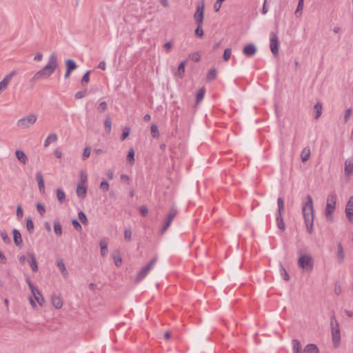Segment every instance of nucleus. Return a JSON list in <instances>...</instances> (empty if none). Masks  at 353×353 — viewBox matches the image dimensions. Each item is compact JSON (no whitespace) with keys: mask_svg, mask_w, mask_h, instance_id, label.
<instances>
[{"mask_svg":"<svg viewBox=\"0 0 353 353\" xmlns=\"http://www.w3.org/2000/svg\"><path fill=\"white\" fill-rule=\"evenodd\" d=\"M292 343L293 353H303L302 352V346L299 340L293 339Z\"/></svg>","mask_w":353,"mask_h":353,"instance_id":"24","label":"nucleus"},{"mask_svg":"<svg viewBox=\"0 0 353 353\" xmlns=\"http://www.w3.org/2000/svg\"><path fill=\"white\" fill-rule=\"evenodd\" d=\"M195 34L199 37H201L203 36V30L202 28V25H197V28L195 30Z\"/></svg>","mask_w":353,"mask_h":353,"instance_id":"50","label":"nucleus"},{"mask_svg":"<svg viewBox=\"0 0 353 353\" xmlns=\"http://www.w3.org/2000/svg\"><path fill=\"white\" fill-rule=\"evenodd\" d=\"M172 44L171 42L168 41V42H166L164 45H163V48L164 49L167 51V52H169L170 50L172 48Z\"/></svg>","mask_w":353,"mask_h":353,"instance_id":"64","label":"nucleus"},{"mask_svg":"<svg viewBox=\"0 0 353 353\" xmlns=\"http://www.w3.org/2000/svg\"><path fill=\"white\" fill-rule=\"evenodd\" d=\"M12 234L14 244L21 248L23 245V240L20 232L17 229H13Z\"/></svg>","mask_w":353,"mask_h":353,"instance_id":"15","label":"nucleus"},{"mask_svg":"<svg viewBox=\"0 0 353 353\" xmlns=\"http://www.w3.org/2000/svg\"><path fill=\"white\" fill-rule=\"evenodd\" d=\"M330 327L333 344L335 347H337L340 343L341 334L339 325L334 316L331 317Z\"/></svg>","mask_w":353,"mask_h":353,"instance_id":"4","label":"nucleus"},{"mask_svg":"<svg viewBox=\"0 0 353 353\" xmlns=\"http://www.w3.org/2000/svg\"><path fill=\"white\" fill-rule=\"evenodd\" d=\"M298 264L304 270L311 272L314 267V260L310 254H300Z\"/></svg>","mask_w":353,"mask_h":353,"instance_id":"6","label":"nucleus"},{"mask_svg":"<svg viewBox=\"0 0 353 353\" xmlns=\"http://www.w3.org/2000/svg\"><path fill=\"white\" fill-rule=\"evenodd\" d=\"M57 267L59 268L60 272H61L64 278H67L68 276V272L66 270V268H65V263H64L63 259L57 260Z\"/></svg>","mask_w":353,"mask_h":353,"instance_id":"19","label":"nucleus"},{"mask_svg":"<svg viewBox=\"0 0 353 353\" xmlns=\"http://www.w3.org/2000/svg\"><path fill=\"white\" fill-rule=\"evenodd\" d=\"M256 47L253 43L246 45L243 49V53L248 57H251L254 55L256 52Z\"/></svg>","mask_w":353,"mask_h":353,"instance_id":"14","label":"nucleus"},{"mask_svg":"<svg viewBox=\"0 0 353 353\" xmlns=\"http://www.w3.org/2000/svg\"><path fill=\"white\" fill-rule=\"evenodd\" d=\"M187 61H183L178 66L177 71L175 75L179 78H182L185 73V67L186 65Z\"/></svg>","mask_w":353,"mask_h":353,"instance_id":"23","label":"nucleus"},{"mask_svg":"<svg viewBox=\"0 0 353 353\" xmlns=\"http://www.w3.org/2000/svg\"><path fill=\"white\" fill-rule=\"evenodd\" d=\"M276 220L277 227L282 231H284L285 230V224L282 217V214H277Z\"/></svg>","mask_w":353,"mask_h":353,"instance_id":"30","label":"nucleus"},{"mask_svg":"<svg viewBox=\"0 0 353 353\" xmlns=\"http://www.w3.org/2000/svg\"><path fill=\"white\" fill-rule=\"evenodd\" d=\"M232 54V49L231 48H227L225 50L223 55V58L225 61H228L230 59Z\"/></svg>","mask_w":353,"mask_h":353,"instance_id":"44","label":"nucleus"},{"mask_svg":"<svg viewBox=\"0 0 353 353\" xmlns=\"http://www.w3.org/2000/svg\"><path fill=\"white\" fill-rule=\"evenodd\" d=\"M176 214H177V209H176V206L172 205L170 208L169 212L165 218V221L163 227L161 232V233L162 234H164L167 231V230L169 228V227L171 225L172 221L175 218Z\"/></svg>","mask_w":353,"mask_h":353,"instance_id":"8","label":"nucleus"},{"mask_svg":"<svg viewBox=\"0 0 353 353\" xmlns=\"http://www.w3.org/2000/svg\"><path fill=\"white\" fill-rule=\"evenodd\" d=\"M26 227L30 234L34 232V224L30 217L27 218Z\"/></svg>","mask_w":353,"mask_h":353,"instance_id":"35","label":"nucleus"},{"mask_svg":"<svg viewBox=\"0 0 353 353\" xmlns=\"http://www.w3.org/2000/svg\"><path fill=\"white\" fill-rule=\"evenodd\" d=\"M1 236L5 243L10 244L11 243V240L6 231L1 232Z\"/></svg>","mask_w":353,"mask_h":353,"instance_id":"45","label":"nucleus"},{"mask_svg":"<svg viewBox=\"0 0 353 353\" xmlns=\"http://www.w3.org/2000/svg\"><path fill=\"white\" fill-rule=\"evenodd\" d=\"M130 132V128H125L123 130V133H122V135H121V141L125 140L129 136Z\"/></svg>","mask_w":353,"mask_h":353,"instance_id":"56","label":"nucleus"},{"mask_svg":"<svg viewBox=\"0 0 353 353\" xmlns=\"http://www.w3.org/2000/svg\"><path fill=\"white\" fill-rule=\"evenodd\" d=\"M58 66L57 57L54 52L50 54L47 64L40 70L37 72L31 81L36 82L42 78H47L52 74Z\"/></svg>","mask_w":353,"mask_h":353,"instance_id":"1","label":"nucleus"},{"mask_svg":"<svg viewBox=\"0 0 353 353\" xmlns=\"http://www.w3.org/2000/svg\"><path fill=\"white\" fill-rule=\"evenodd\" d=\"M53 225H54V231L55 232V234L60 236L62 235V226L61 225V223L57 221H54L53 222Z\"/></svg>","mask_w":353,"mask_h":353,"instance_id":"33","label":"nucleus"},{"mask_svg":"<svg viewBox=\"0 0 353 353\" xmlns=\"http://www.w3.org/2000/svg\"><path fill=\"white\" fill-rule=\"evenodd\" d=\"M189 57L192 61H194L195 62H198L200 60L201 54L199 52H196L190 54Z\"/></svg>","mask_w":353,"mask_h":353,"instance_id":"49","label":"nucleus"},{"mask_svg":"<svg viewBox=\"0 0 353 353\" xmlns=\"http://www.w3.org/2000/svg\"><path fill=\"white\" fill-rule=\"evenodd\" d=\"M90 71H87L84 75L83 76L82 79H81V84L82 85H84V84H87L88 82H89V80H90Z\"/></svg>","mask_w":353,"mask_h":353,"instance_id":"47","label":"nucleus"},{"mask_svg":"<svg viewBox=\"0 0 353 353\" xmlns=\"http://www.w3.org/2000/svg\"><path fill=\"white\" fill-rule=\"evenodd\" d=\"M15 154H16V157H17V159L20 162H21L23 164L26 163L28 157L23 151L18 150L16 151Z\"/></svg>","mask_w":353,"mask_h":353,"instance_id":"26","label":"nucleus"},{"mask_svg":"<svg viewBox=\"0 0 353 353\" xmlns=\"http://www.w3.org/2000/svg\"><path fill=\"white\" fill-rule=\"evenodd\" d=\"M139 211L141 212V214L145 216L147 215L148 212V208L145 205H142L139 208Z\"/></svg>","mask_w":353,"mask_h":353,"instance_id":"60","label":"nucleus"},{"mask_svg":"<svg viewBox=\"0 0 353 353\" xmlns=\"http://www.w3.org/2000/svg\"><path fill=\"white\" fill-rule=\"evenodd\" d=\"M127 161L130 164L132 165L134 162V150L131 148L129 150L127 157H126Z\"/></svg>","mask_w":353,"mask_h":353,"instance_id":"34","label":"nucleus"},{"mask_svg":"<svg viewBox=\"0 0 353 353\" xmlns=\"http://www.w3.org/2000/svg\"><path fill=\"white\" fill-rule=\"evenodd\" d=\"M36 180L37 181L39 190L40 192L43 194L45 192V185H44L43 176L40 172H37Z\"/></svg>","mask_w":353,"mask_h":353,"instance_id":"17","label":"nucleus"},{"mask_svg":"<svg viewBox=\"0 0 353 353\" xmlns=\"http://www.w3.org/2000/svg\"><path fill=\"white\" fill-rule=\"evenodd\" d=\"M225 0H216L214 5V9L216 12H218L221 8V3Z\"/></svg>","mask_w":353,"mask_h":353,"instance_id":"61","label":"nucleus"},{"mask_svg":"<svg viewBox=\"0 0 353 353\" xmlns=\"http://www.w3.org/2000/svg\"><path fill=\"white\" fill-rule=\"evenodd\" d=\"M205 0H201L197 3L196 10L194 14V19L197 25H203L204 19Z\"/></svg>","mask_w":353,"mask_h":353,"instance_id":"7","label":"nucleus"},{"mask_svg":"<svg viewBox=\"0 0 353 353\" xmlns=\"http://www.w3.org/2000/svg\"><path fill=\"white\" fill-rule=\"evenodd\" d=\"M77 65L74 60L72 59H67L65 61V68L66 70L70 71H73L77 68Z\"/></svg>","mask_w":353,"mask_h":353,"instance_id":"31","label":"nucleus"},{"mask_svg":"<svg viewBox=\"0 0 353 353\" xmlns=\"http://www.w3.org/2000/svg\"><path fill=\"white\" fill-rule=\"evenodd\" d=\"M51 302L53 306L57 309H60L63 306L61 299L55 294L52 296Z\"/></svg>","mask_w":353,"mask_h":353,"instance_id":"22","label":"nucleus"},{"mask_svg":"<svg viewBox=\"0 0 353 353\" xmlns=\"http://www.w3.org/2000/svg\"><path fill=\"white\" fill-rule=\"evenodd\" d=\"M37 120V115L34 114H30L19 119L17 122V125L21 130H27L31 125L34 124Z\"/></svg>","mask_w":353,"mask_h":353,"instance_id":"5","label":"nucleus"},{"mask_svg":"<svg viewBox=\"0 0 353 353\" xmlns=\"http://www.w3.org/2000/svg\"><path fill=\"white\" fill-rule=\"evenodd\" d=\"M77 194L79 198L84 199L87 193V188L85 185L79 183L77 185Z\"/></svg>","mask_w":353,"mask_h":353,"instance_id":"16","label":"nucleus"},{"mask_svg":"<svg viewBox=\"0 0 353 353\" xmlns=\"http://www.w3.org/2000/svg\"><path fill=\"white\" fill-rule=\"evenodd\" d=\"M57 199L58 200L62 203L65 201V194L64 193V192L61 190V189H57Z\"/></svg>","mask_w":353,"mask_h":353,"instance_id":"41","label":"nucleus"},{"mask_svg":"<svg viewBox=\"0 0 353 353\" xmlns=\"http://www.w3.org/2000/svg\"><path fill=\"white\" fill-rule=\"evenodd\" d=\"M205 92V90L204 88H201L199 90V92L196 94V103H199L203 99Z\"/></svg>","mask_w":353,"mask_h":353,"instance_id":"40","label":"nucleus"},{"mask_svg":"<svg viewBox=\"0 0 353 353\" xmlns=\"http://www.w3.org/2000/svg\"><path fill=\"white\" fill-rule=\"evenodd\" d=\"M104 126L107 132H110L112 129V121L110 117H107L104 121Z\"/></svg>","mask_w":353,"mask_h":353,"instance_id":"38","label":"nucleus"},{"mask_svg":"<svg viewBox=\"0 0 353 353\" xmlns=\"http://www.w3.org/2000/svg\"><path fill=\"white\" fill-rule=\"evenodd\" d=\"M334 293L336 295L339 296L341 294L342 288L339 283H336L334 284Z\"/></svg>","mask_w":353,"mask_h":353,"instance_id":"55","label":"nucleus"},{"mask_svg":"<svg viewBox=\"0 0 353 353\" xmlns=\"http://www.w3.org/2000/svg\"><path fill=\"white\" fill-rule=\"evenodd\" d=\"M277 203H278V213L277 214H282L284 212V201L281 197H279L277 199Z\"/></svg>","mask_w":353,"mask_h":353,"instance_id":"36","label":"nucleus"},{"mask_svg":"<svg viewBox=\"0 0 353 353\" xmlns=\"http://www.w3.org/2000/svg\"><path fill=\"white\" fill-rule=\"evenodd\" d=\"M151 134L154 138H157L159 136V129L157 125L153 124L151 126Z\"/></svg>","mask_w":353,"mask_h":353,"instance_id":"42","label":"nucleus"},{"mask_svg":"<svg viewBox=\"0 0 353 353\" xmlns=\"http://www.w3.org/2000/svg\"><path fill=\"white\" fill-rule=\"evenodd\" d=\"M217 72L215 69L210 70L207 74V81H211L216 77Z\"/></svg>","mask_w":353,"mask_h":353,"instance_id":"39","label":"nucleus"},{"mask_svg":"<svg viewBox=\"0 0 353 353\" xmlns=\"http://www.w3.org/2000/svg\"><path fill=\"white\" fill-rule=\"evenodd\" d=\"M37 211L39 212V213L41 215V216H43V214H45L46 212V210H45V207L43 204L41 203H38L37 204Z\"/></svg>","mask_w":353,"mask_h":353,"instance_id":"54","label":"nucleus"},{"mask_svg":"<svg viewBox=\"0 0 353 353\" xmlns=\"http://www.w3.org/2000/svg\"><path fill=\"white\" fill-rule=\"evenodd\" d=\"M322 108H323L322 104L320 102H317L316 103V105L314 106V110L316 113L314 118L316 119H318L321 117V115L322 114Z\"/></svg>","mask_w":353,"mask_h":353,"instance_id":"32","label":"nucleus"},{"mask_svg":"<svg viewBox=\"0 0 353 353\" xmlns=\"http://www.w3.org/2000/svg\"><path fill=\"white\" fill-rule=\"evenodd\" d=\"M114 261L117 266H119L121 263V258L119 254L114 256Z\"/></svg>","mask_w":353,"mask_h":353,"instance_id":"62","label":"nucleus"},{"mask_svg":"<svg viewBox=\"0 0 353 353\" xmlns=\"http://www.w3.org/2000/svg\"><path fill=\"white\" fill-rule=\"evenodd\" d=\"M307 202H305L302 208L303 215L307 232L312 234L314 225V207L313 201L310 195L307 196Z\"/></svg>","mask_w":353,"mask_h":353,"instance_id":"2","label":"nucleus"},{"mask_svg":"<svg viewBox=\"0 0 353 353\" xmlns=\"http://www.w3.org/2000/svg\"><path fill=\"white\" fill-rule=\"evenodd\" d=\"M336 199L337 196L334 192L329 193L327 196L325 216L327 219L331 221L334 219L333 212L336 209Z\"/></svg>","mask_w":353,"mask_h":353,"instance_id":"3","label":"nucleus"},{"mask_svg":"<svg viewBox=\"0 0 353 353\" xmlns=\"http://www.w3.org/2000/svg\"><path fill=\"white\" fill-rule=\"evenodd\" d=\"M28 256V262L31 269L32 270L33 272H37L38 270V265L34 254L29 253Z\"/></svg>","mask_w":353,"mask_h":353,"instance_id":"20","label":"nucleus"},{"mask_svg":"<svg viewBox=\"0 0 353 353\" xmlns=\"http://www.w3.org/2000/svg\"><path fill=\"white\" fill-rule=\"evenodd\" d=\"M352 108H348L345 111V115H344V122L345 123H347L350 119V117L352 116Z\"/></svg>","mask_w":353,"mask_h":353,"instance_id":"51","label":"nucleus"},{"mask_svg":"<svg viewBox=\"0 0 353 353\" xmlns=\"http://www.w3.org/2000/svg\"><path fill=\"white\" fill-rule=\"evenodd\" d=\"M101 254L102 256H106L108 254V241L103 239L100 241Z\"/></svg>","mask_w":353,"mask_h":353,"instance_id":"28","label":"nucleus"},{"mask_svg":"<svg viewBox=\"0 0 353 353\" xmlns=\"http://www.w3.org/2000/svg\"><path fill=\"white\" fill-rule=\"evenodd\" d=\"M100 188L103 191V192H107L109 190V188H110V185L109 183L105 181H103L101 184H100Z\"/></svg>","mask_w":353,"mask_h":353,"instance_id":"52","label":"nucleus"},{"mask_svg":"<svg viewBox=\"0 0 353 353\" xmlns=\"http://www.w3.org/2000/svg\"><path fill=\"white\" fill-rule=\"evenodd\" d=\"M345 174L347 176L350 175L353 172V159H349L345 161Z\"/></svg>","mask_w":353,"mask_h":353,"instance_id":"18","label":"nucleus"},{"mask_svg":"<svg viewBox=\"0 0 353 353\" xmlns=\"http://www.w3.org/2000/svg\"><path fill=\"white\" fill-rule=\"evenodd\" d=\"M27 283L32 295L34 296V299L37 301L39 305L43 306L45 301L39 289L34 287L30 280L28 279Z\"/></svg>","mask_w":353,"mask_h":353,"instance_id":"12","label":"nucleus"},{"mask_svg":"<svg viewBox=\"0 0 353 353\" xmlns=\"http://www.w3.org/2000/svg\"><path fill=\"white\" fill-rule=\"evenodd\" d=\"M345 254L343 252V249L341 243L337 244V259L339 263H342L344 261Z\"/></svg>","mask_w":353,"mask_h":353,"instance_id":"27","label":"nucleus"},{"mask_svg":"<svg viewBox=\"0 0 353 353\" xmlns=\"http://www.w3.org/2000/svg\"><path fill=\"white\" fill-rule=\"evenodd\" d=\"M270 47L273 55L277 56L279 50V40L277 34L273 32L270 35Z\"/></svg>","mask_w":353,"mask_h":353,"instance_id":"10","label":"nucleus"},{"mask_svg":"<svg viewBox=\"0 0 353 353\" xmlns=\"http://www.w3.org/2000/svg\"><path fill=\"white\" fill-rule=\"evenodd\" d=\"M280 272H281V275L283 276L284 280L288 281L290 279V276L288 274L285 268L282 265H280Z\"/></svg>","mask_w":353,"mask_h":353,"instance_id":"43","label":"nucleus"},{"mask_svg":"<svg viewBox=\"0 0 353 353\" xmlns=\"http://www.w3.org/2000/svg\"><path fill=\"white\" fill-rule=\"evenodd\" d=\"M303 1H304V0L299 1L298 6H297L296 10L295 11V14L298 17H301V15L302 14V11L303 9Z\"/></svg>","mask_w":353,"mask_h":353,"instance_id":"37","label":"nucleus"},{"mask_svg":"<svg viewBox=\"0 0 353 353\" xmlns=\"http://www.w3.org/2000/svg\"><path fill=\"white\" fill-rule=\"evenodd\" d=\"M18 74L17 70H12L7 74L0 81V94H1L8 86L11 80Z\"/></svg>","mask_w":353,"mask_h":353,"instance_id":"11","label":"nucleus"},{"mask_svg":"<svg viewBox=\"0 0 353 353\" xmlns=\"http://www.w3.org/2000/svg\"><path fill=\"white\" fill-rule=\"evenodd\" d=\"M157 261V257H154L150 263L144 268H143L141 271L137 274L136 282H139L143 278L146 276L148 272L152 269L155 263Z\"/></svg>","mask_w":353,"mask_h":353,"instance_id":"9","label":"nucleus"},{"mask_svg":"<svg viewBox=\"0 0 353 353\" xmlns=\"http://www.w3.org/2000/svg\"><path fill=\"white\" fill-rule=\"evenodd\" d=\"M72 224L77 231H81L82 227L77 219H73Z\"/></svg>","mask_w":353,"mask_h":353,"instance_id":"57","label":"nucleus"},{"mask_svg":"<svg viewBox=\"0 0 353 353\" xmlns=\"http://www.w3.org/2000/svg\"><path fill=\"white\" fill-rule=\"evenodd\" d=\"M86 92L85 91H79L75 94V98L77 99H81L85 96Z\"/></svg>","mask_w":353,"mask_h":353,"instance_id":"63","label":"nucleus"},{"mask_svg":"<svg viewBox=\"0 0 353 353\" xmlns=\"http://www.w3.org/2000/svg\"><path fill=\"white\" fill-rule=\"evenodd\" d=\"M57 139H58V137H57V134H55V133L50 134L47 137L46 140L44 141V143H43L44 147L45 148L48 147L50 145V143L57 141Z\"/></svg>","mask_w":353,"mask_h":353,"instance_id":"21","label":"nucleus"},{"mask_svg":"<svg viewBox=\"0 0 353 353\" xmlns=\"http://www.w3.org/2000/svg\"><path fill=\"white\" fill-rule=\"evenodd\" d=\"M131 236H132V231L130 229H125V232H124V237H125V239L127 240V241H130L131 240Z\"/></svg>","mask_w":353,"mask_h":353,"instance_id":"59","label":"nucleus"},{"mask_svg":"<svg viewBox=\"0 0 353 353\" xmlns=\"http://www.w3.org/2000/svg\"><path fill=\"white\" fill-rule=\"evenodd\" d=\"M310 157V150L309 148H305L301 154V161L305 163L306 162Z\"/></svg>","mask_w":353,"mask_h":353,"instance_id":"29","label":"nucleus"},{"mask_svg":"<svg viewBox=\"0 0 353 353\" xmlns=\"http://www.w3.org/2000/svg\"><path fill=\"white\" fill-rule=\"evenodd\" d=\"M305 353H319V350L315 344H308L304 348Z\"/></svg>","mask_w":353,"mask_h":353,"instance_id":"25","label":"nucleus"},{"mask_svg":"<svg viewBox=\"0 0 353 353\" xmlns=\"http://www.w3.org/2000/svg\"><path fill=\"white\" fill-rule=\"evenodd\" d=\"M78 216H79V219L80 220V221L84 224V225H86L87 223H88V219H87V217L85 214V213L82 211L79 212V214H78Z\"/></svg>","mask_w":353,"mask_h":353,"instance_id":"46","label":"nucleus"},{"mask_svg":"<svg viewBox=\"0 0 353 353\" xmlns=\"http://www.w3.org/2000/svg\"><path fill=\"white\" fill-rule=\"evenodd\" d=\"M90 148L89 147H85L83 150V154H82V159L83 160H85L90 156Z\"/></svg>","mask_w":353,"mask_h":353,"instance_id":"48","label":"nucleus"},{"mask_svg":"<svg viewBox=\"0 0 353 353\" xmlns=\"http://www.w3.org/2000/svg\"><path fill=\"white\" fill-rule=\"evenodd\" d=\"M108 108V104L105 101H102L99 104L97 108L99 112H102L105 111Z\"/></svg>","mask_w":353,"mask_h":353,"instance_id":"53","label":"nucleus"},{"mask_svg":"<svg viewBox=\"0 0 353 353\" xmlns=\"http://www.w3.org/2000/svg\"><path fill=\"white\" fill-rule=\"evenodd\" d=\"M345 214L348 221L353 224V196L349 199L346 204Z\"/></svg>","mask_w":353,"mask_h":353,"instance_id":"13","label":"nucleus"},{"mask_svg":"<svg viewBox=\"0 0 353 353\" xmlns=\"http://www.w3.org/2000/svg\"><path fill=\"white\" fill-rule=\"evenodd\" d=\"M80 179H81V181L79 183H81L83 185H85V183L87 181L88 178H87V174L83 171H81L80 172Z\"/></svg>","mask_w":353,"mask_h":353,"instance_id":"58","label":"nucleus"}]
</instances>
